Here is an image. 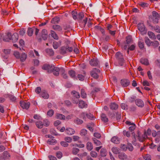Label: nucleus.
Returning <instances> with one entry per match:
<instances>
[{
  "label": "nucleus",
  "mask_w": 160,
  "mask_h": 160,
  "mask_svg": "<svg viewBox=\"0 0 160 160\" xmlns=\"http://www.w3.org/2000/svg\"><path fill=\"white\" fill-rule=\"evenodd\" d=\"M132 134L134 138V139L132 141V143L133 145H136L137 144L136 142L137 141H138L140 142H143L148 138L145 130H144L143 134H142L138 130L137 131L136 135H135L134 132H132Z\"/></svg>",
  "instance_id": "1"
},
{
  "label": "nucleus",
  "mask_w": 160,
  "mask_h": 160,
  "mask_svg": "<svg viewBox=\"0 0 160 160\" xmlns=\"http://www.w3.org/2000/svg\"><path fill=\"white\" fill-rule=\"evenodd\" d=\"M84 17V14L83 13L80 12L78 13L77 19L79 22L83 24L84 26L85 27L87 23L88 18L86 17L84 19L82 20V19Z\"/></svg>",
  "instance_id": "2"
},
{
  "label": "nucleus",
  "mask_w": 160,
  "mask_h": 160,
  "mask_svg": "<svg viewBox=\"0 0 160 160\" xmlns=\"http://www.w3.org/2000/svg\"><path fill=\"white\" fill-rule=\"evenodd\" d=\"M73 50V48L72 47L62 46L61 48L60 53L61 54L64 55L67 53L68 52H72Z\"/></svg>",
  "instance_id": "3"
},
{
  "label": "nucleus",
  "mask_w": 160,
  "mask_h": 160,
  "mask_svg": "<svg viewBox=\"0 0 160 160\" xmlns=\"http://www.w3.org/2000/svg\"><path fill=\"white\" fill-rule=\"evenodd\" d=\"M138 30L140 32L141 34L144 35L146 33L147 30L143 23H138Z\"/></svg>",
  "instance_id": "4"
},
{
  "label": "nucleus",
  "mask_w": 160,
  "mask_h": 160,
  "mask_svg": "<svg viewBox=\"0 0 160 160\" xmlns=\"http://www.w3.org/2000/svg\"><path fill=\"white\" fill-rule=\"evenodd\" d=\"M79 117L82 118L85 121H86L87 118L91 120L94 119V118L93 115L90 113H82L80 115Z\"/></svg>",
  "instance_id": "5"
},
{
  "label": "nucleus",
  "mask_w": 160,
  "mask_h": 160,
  "mask_svg": "<svg viewBox=\"0 0 160 160\" xmlns=\"http://www.w3.org/2000/svg\"><path fill=\"white\" fill-rule=\"evenodd\" d=\"M100 73V70L97 68H94L90 72L91 75L95 78H98V74Z\"/></svg>",
  "instance_id": "6"
},
{
  "label": "nucleus",
  "mask_w": 160,
  "mask_h": 160,
  "mask_svg": "<svg viewBox=\"0 0 160 160\" xmlns=\"http://www.w3.org/2000/svg\"><path fill=\"white\" fill-rule=\"evenodd\" d=\"M57 67H55L54 65H51V72H53V74L56 76H58L59 75V72L61 73V68Z\"/></svg>",
  "instance_id": "7"
},
{
  "label": "nucleus",
  "mask_w": 160,
  "mask_h": 160,
  "mask_svg": "<svg viewBox=\"0 0 160 160\" xmlns=\"http://www.w3.org/2000/svg\"><path fill=\"white\" fill-rule=\"evenodd\" d=\"M20 104L23 109H28L30 106V103L29 102L20 101Z\"/></svg>",
  "instance_id": "8"
},
{
  "label": "nucleus",
  "mask_w": 160,
  "mask_h": 160,
  "mask_svg": "<svg viewBox=\"0 0 160 160\" xmlns=\"http://www.w3.org/2000/svg\"><path fill=\"white\" fill-rule=\"evenodd\" d=\"M153 22L155 23H158V19L159 18L158 14L156 11H153L152 12Z\"/></svg>",
  "instance_id": "9"
},
{
  "label": "nucleus",
  "mask_w": 160,
  "mask_h": 160,
  "mask_svg": "<svg viewBox=\"0 0 160 160\" xmlns=\"http://www.w3.org/2000/svg\"><path fill=\"white\" fill-rule=\"evenodd\" d=\"M90 65L92 66H98L99 64V62L96 58L91 59L90 61Z\"/></svg>",
  "instance_id": "10"
},
{
  "label": "nucleus",
  "mask_w": 160,
  "mask_h": 160,
  "mask_svg": "<svg viewBox=\"0 0 160 160\" xmlns=\"http://www.w3.org/2000/svg\"><path fill=\"white\" fill-rule=\"evenodd\" d=\"M130 82L128 79H124L121 81V83L123 87H126L130 84Z\"/></svg>",
  "instance_id": "11"
},
{
  "label": "nucleus",
  "mask_w": 160,
  "mask_h": 160,
  "mask_svg": "<svg viewBox=\"0 0 160 160\" xmlns=\"http://www.w3.org/2000/svg\"><path fill=\"white\" fill-rule=\"evenodd\" d=\"M136 105L139 107H143L144 106V103L143 101L140 99H136L135 100Z\"/></svg>",
  "instance_id": "12"
},
{
  "label": "nucleus",
  "mask_w": 160,
  "mask_h": 160,
  "mask_svg": "<svg viewBox=\"0 0 160 160\" xmlns=\"http://www.w3.org/2000/svg\"><path fill=\"white\" fill-rule=\"evenodd\" d=\"M11 33L10 32H8L6 34L3 36V40L5 42H9V40H11Z\"/></svg>",
  "instance_id": "13"
},
{
  "label": "nucleus",
  "mask_w": 160,
  "mask_h": 160,
  "mask_svg": "<svg viewBox=\"0 0 160 160\" xmlns=\"http://www.w3.org/2000/svg\"><path fill=\"white\" fill-rule=\"evenodd\" d=\"M18 35L17 33H13L12 35L11 36V40L13 42H15L17 41L18 39Z\"/></svg>",
  "instance_id": "14"
},
{
  "label": "nucleus",
  "mask_w": 160,
  "mask_h": 160,
  "mask_svg": "<svg viewBox=\"0 0 160 160\" xmlns=\"http://www.w3.org/2000/svg\"><path fill=\"white\" fill-rule=\"evenodd\" d=\"M40 96L41 97L45 99L48 98L49 97V94L48 93L46 90H45L42 91Z\"/></svg>",
  "instance_id": "15"
},
{
  "label": "nucleus",
  "mask_w": 160,
  "mask_h": 160,
  "mask_svg": "<svg viewBox=\"0 0 160 160\" xmlns=\"http://www.w3.org/2000/svg\"><path fill=\"white\" fill-rule=\"evenodd\" d=\"M42 37L43 39L46 40L48 38V35L47 30L45 29H43L42 31Z\"/></svg>",
  "instance_id": "16"
},
{
  "label": "nucleus",
  "mask_w": 160,
  "mask_h": 160,
  "mask_svg": "<svg viewBox=\"0 0 160 160\" xmlns=\"http://www.w3.org/2000/svg\"><path fill=\"white\" fill-rule=\"evenodd\" d=\"M42 68L43 70H47L48 72H51V66L49 65L45 64L42 66Z\"/></svg>",
  "instance_id": "17"
},
{
  "label": "nucleus",
  "mask_w": 160,
  "mask_h": 160,
  "mask_svg": "<svg viewBox=\"0 0 160 160\" xmlns=\"http://www.w3.org/2000/svg\"><path fill=\"white\" fill-rule=\"evenodd\" d=\"M65 132L68 135H72L74 133L75 131L72 128H68L66 129Z\"/></svg>",
  "instance_id": "18"
},
{
  "label": "nucleus",
  "mask_w": 160,
  "mask_h": 160,
  "mask_svg": "<svg viewBox=\"0 0 160 160\" xmlns=\"http://www.w3.org/2000/svg\"><path fill=\"white\" fill-rule=\"evenodd\" d=\"M118 158L121 160H125L127 159V155L124 153L121 152L119 153Z\"/></svg>",
  "instance_id": "19"
},
{
  "label": "nucleus",
  "mask_w": 160,
  "mask_h": 160,
  "mask_svg": "<svg viewBox=\"0 0 160 160\" xmlns=\"http://www.w3.org/2000/svg\"><path fill=\"white\" fill-rule=\"evenodd\" d=\"M78 106L80 108H84L87 107V104H86L83 101L80 100L79 101Z\"/></svg>",
  "instance_id": "20"
},
{
  "label": "nucleus",
  "mask_w": 160,
  "mask_h": 160,
  "mask_svg": "<svg viewBox=\"0 0 160 160\" xmlns=\"http://www.w3.org/2000/svg\"><path fill=\"white\" fill-rule=\"evenodd\" d=\"M109 106L110 109L113 110H117L118 107V105L115 102L111 103Z\"/></svg>",
  "instance_id": "21"
},
{
  "label": "nucleus",
  "mask_w": 160,
  "mask_h": 160,
  "mask_svg": "<svg viewBox=\"0 0 160 160\" xmlns=\"http://www.w3.org/2000/svg\"><path fill=\"white\" fill-rule=\"evenodd\" d=\"M111 141L114 143L118 144L120 143V140L118 137L114 136L112 138Z\"/></svg>",
  "instance_id": "22"
},
{
  "label": "nucleus",
  "mask_w": 160,
  "mask_h": 160,
  "mask_svg": "<svg viewBox=\"0 0 160 160\" xmlns=\"http://www.w3.org/2000/svg\"><path fill=\"white\" fill-rule=\"evenodd\" d=\"M3 158L5 160L9 159L10 157V155L9 153L7 151H4L3 153Z\"/></svg>",
  "instance_id": "23"
},
{
  "label": "nucleus",
  "mask_w": 160,
  "mask_h": 160,
  "mask_svg": "<svg viewBox=\"0 0 160 160\" xmlns=\"http://www.w3.org/2000/svg\"><path fill=\"white\" fill-rule=\"evenodd\" d=\"M68 74L70 77L72 78H76V72L72 70H70L68 71Z\"/></svg>",
  "instance_id": "24"
},
{
  "label": "nucleus",
  "mask_w": 160,
  "mask_h": 160,
  "mask_svg": "<svg viewBox=\"0 0 160 160\" xmlns=\"http://www.w3.org/2000/svg\"><path fill=\"white\" fill-rule=\"evenodd\" d=\"M60 21V18L58 17H56L52 18L51 20V23L53 24L58 23Z\"/></svg>",
  "instance_id": "25"
},
{
  "label": "nucleus",
  "mask_w": 160,
  "mask_h": 160,
  "mask_svg": "<svg viewBox=\"0 0 160 160\" xmlns=\"http://www.w3.org/2000/svg\"><path fill=\"white\" fill-rule=\"evenodd\" d=\"M148 34L150 38L153 40H155L156 37L155 34L153 32L151 31H148Z\"/></svg>",
  "instance_id": "26"
},
{
  "label": "nucleus",
  "mask_w": 160,
  "mask_h": 160,
  "mask_svg": "<svg viewBox=\"0 0 160 160\" xmlns=\"http://www.w3.org/2000/svg\"><path fill=\"white\" fill-rule=\"evenodd\" d=\"M52 28L55 31H61L62 30V28L60 25L55 24L52 26Z\"/></svg>",
  "instance_id": "27"
},
{
  "label": "nucleus",
  "mask_w": 160,
  "mask_h": 160,
  "mask_svg": "<svg viewBox=\"0 0 160 160\" xmlns=\"http://www.w3.org/2000/svg\"><path fill=\"white\" fill-rule=\"evenodd\" d=\"M101 117L102 120L104 122H108V118L105 114L104 113L102 114Z\"/></svg>",
  "instance_id": "28"
},
{
  "label": "nucleus",
  "mask_w": 160,
  "mask_h": 160,
  "mask_svg": "<svg viewBox=\"0 0 160 160\" xmlns=\"http://www.w3.org/2000/svg\"><path fill=\"white\" fill-rule=\"evenodd\" d=\"M46 52L50 56H53L54 54V52L52 49L48 48L46 50Z\"/></svg>",
  "instance_id": "29"
},
{
  "label": "nucleus",
  "mask_w": 160,
  "mask_h": 160,
  "mask_svg": "<svg viewBox=\"0 0 160 160\" xmlns=\"http://www.w3.org/2000/svg\"><path fill=\"white\" fill-rule=\"evenodd\" d=\"M151 42V46L153 47L154 48L158 47L159 45V43L157 41H152Z\"/></svg>",
  "instance_id": "30"
},
{
  "label": "nucleus",
  "mask_w": 160,
  "mask_h": 160,
  "mask_svg": "<svg viewBox=\"0 0 160 160\" xmlns=\"http://www.w3.org/2000/svg\"><path fill=\"white\" fill-rule=\"evenodd\" d=\"M140 62L144 65H148L149 64L148 60L146 58H141L140 60Z\"/></svg>",
  "instance_id": "31"
},
{
  "label": "nucleus",
  "mask_w": 160,
  "mask_h": 160,
  "mask_svg": "<svg viewBox=\"0 0 160 160\" xmlns=\"http://www.w3.org/2000/svg\"><path fill=\"white\" fill-rule=\"evenodd\" d=\"M27 57V54L25 53H22L21 56H20V59L21 61L23 62L26 59Z\"/></svg>",
  "instance_id": "32"
},
{
  "label": "nucleus",
  "mask_w": 160,
  "mask_h": 160,
  "mask_svg": "<svg viewBox=\"0 0 160 160\" xmlns=\"http://www.w3.org/2000/svg\"><path fill=\"white\" fill-rule=\"evenodd\" d=\"M37 127L39 128H42L43 126V123L40 121H38L36 123Z\"/></svg>",
  "instance_id": "33"
},
{
  "label": "nucleus",
  "mask_w": 160,
  "mask_h": 160,
  "mask_svg": "<svg viewBox=\"0 0 160 160\" xmlns=\"http://www.w3.org/2000/svg\"><path fill=\"white\" fill-rule=\"evenodd\" d=\"M147 37H145V42L146 44L148 47L151 46V44L152 42Z\"/></svg>",
  "instance_id": "34"
},
{
  "label": "nucleus",
  "mask_w": 160,
  "mask_h": 160,
  "mask_svg": "<svg viewBox=\"0 0 160 160\" xmlns=\"http://www.w3.org/2000/svg\"><path fill=\"white\" fill-rule=\"evenodd\" d=\"M61 75L62 77L64 79H67L68 76L67 74L65 73V70L63 68H61Z\"/></svg>",
  "instance_id": "35"
},
{
  "label": "nucleus",
  "mask_w": 160,
  "mask_h": 160,
  "mask_svg": "<svg viewBox=\"0 0 160 160\" xmlns=\"http://www.w3.org/2000/svg\"><path fill=\"white\" fill-rule=\"evenodd\" d=\"M73 122L74 123L78 125L81 124L83 122V121L82 120L79 119L78 118H77L76 119H74Z\"/></svg>",
  "instance_id": "36"
},
{
  "label": "nucleus",
  "mask_w": 160,
  "mask_h": 160,
  "mask_svg": "<svg viewBox=\"0 0 160 160\" xmlns=\"http://www.w3.org/2000/svg\"><path fill=\"white\" fill-rule=\"evenodd\" d=\"M47 143L51 145H54L56 143V140L54 139L50 138L47 141Z\"/></svg>",
  "instance_id": "37"
},
{
  "label": "nucleus",
  "mask_w": 160,
  "mask_h": 160,
  "mask_svg": "<svg viewBox=\"0 0 160 160\" xmlns=\"http://www.w3.org/2000/svg\"><path fill=\"white\" fill-rule=\"evenodd\" d=\"M116 57L118 60L123 58V55L119 52H117L116 54Z\"/></svg>",
  "instance_id": "38"
},
{
  "label": "nucleus",
  "mask_w": 160,
  "mask_h": 160,
  "mask_svg": "<svg viewBox=\"0 0 160 160\" xmlns=\"http://www.w3.org/2000/svg\"><path fill=\"white\" fill-rule=\"evenodd\" d=\"M86 147L87 149L89 151L91 150L93 148L92 144L89 142L87 143Z\"/></svg>",
  "instance_id": "39"
},
{
  "label": "nucleus",
  "mask_w": 160,
  "mask_h": 160,
  "mask_svg": "<svg viewBox=\"0 0 160 160\" xmlns=\"http://www.w3.org/2000/svg\"><path fill=\"white\" fill-rule=\"evenodd\" d=\"M119 148L117 147H114L112 148V151L113 153L117 154L119 153Z\"/></svg>",
  "instance_id": "40"
},
{
  "label": "nucleus",
  "mask_w": 160,
  "mask_h": 160,
  "mask_svg": "<svg viewBox=\"0 0 160 160\" xmlns=\"http://www.w3.org/2000/svg\"><path fill=\"white\" fill-rule=\"evenodd\" d=\"M72 17L74 20H76L77 18L78 13L77 11L73 10L72 12Z\"/></svg>",
  "instance_id": "41"
},
{
  "label": "nucleus",
  "mask_w": 160,
  "mask_h": 160,
  "mask_svg": "<svg viewBox=\"0 0 160 160\" xmlns=\"http://www.w3.org/2000/svg\"><path fill=\"white\" fill-rule=\"evenodd\" d=\"M56 117L57 118L61 120H64L65 118L64 115L59 113L57 114Z\"/></svg>",
  "instance_id": "42"
},
{
  "label": "nucleus",
  "mask_w": 160,
  "mask_h": 160,
  "mask_svg": "<svg viewBox=\"0 0 160 160\" xmlns=\"http://www.w3.org/2000/svg\"><path fill=\"white\" fill-rule=\"evenodd\" d=\"M72 93L74 95V98H78L80 97V95L78 92H76L75 91H73L72 92Z\"/></svg>",
  "instance_id": "43"
},
{
  "label": "nucleus",
  "mask_w": 160,
  "mask_h": 160,
  "mask_svg": "<svg viewBox=\"0 0 160 160\" xmlns=\"http://www.w3.org/2000/svg\"><path fill=\"white\" fill-rule=\"evenodd\" d=\"M81 95L82 98H86L87 97V94L84 89H82L81 91Z\"/></svg>",
  "instance_id": "44"
},
{
  "label": "nucleus",
  "mask_w": 160,
  "mask_h": 160,
  "mask_svg": "<svg viewBox=\"0 0 160 160\" xmlns=\"http://www.w3.org/2000/svg\"><path fill=\"white\" fill-rule=\"evenodd\" d=\"M51 34L52 36L54 39L56 40L58 39V37L57 34H56L55 32L52 31L51 30Z\"/></svg>",
  "instance_id": "45"
},
{
  "label": "nucleus",
  "mask_w": 160,
  "mask_h": 160,
  "mask_svg": "<svg viewBox=\"0 0 160 160\" xmlns=\"http://www.w3.org/2000/svg\"><path fill=\"white\" fill-rule=\"evenodd\" d=\"M92 140L94 143L96 144L97 146H99L102 144L101 142L96 138H92Z\"/></svg>",
  "instance_id": "46"
},
{
  "label": "nucleus",
  "mask_w": 160,
  "mask_h": 160,
  "mask_svg": "<svg viewBox=\"0 0 160 160\" xmlns=\"http://www.w3.org/2000/svg\"><path fill=\"white\" fill-rule=\"evenodd\" d=\"M8 97L12 102H15L16 101V97L11 94L8 95Z\"/></svg>",
  "instance_id": "47"
},
{
  "label": "nucleus",
  "mask_w": 160,
  "mask_h": 160,
  "mask_svg": "<svg viewBox=\"0 0 160 160\" xmlns=\"http://www.w3.org/2000/svg\"><path fill=\"white\" fill-rule=\"evenodd\" d=\"M123 133L124 136L128 137H130L131 136V133L129 131L124 130L123 131Z\"/></svg>",
  "instance_id": "48"
},
{
  "label": "nucleus",
  "mask_w": 160,
  "mask_h": 160,
  "mask_svg": "<svg viewBox=\"0 0 160 160\" xmlns=\"http://www.w3.org/2000/svg\"><path fill=\"white\" fill-rule=\"evenodd\" d=\"M33 30L32 28H28L27 31L28 35L29 36H32L33 33Z\"/></svg>",
  "instance_id": "49"
},
{
  "label": "nucleus",
  "mask_w": 160,
  "mask_h": 160,
  "mask_svg": "<svg viewBox=\"0 0 160 160\" xmlns=\"http://www.w3.org/2000/svg\"><path fill=\"white\" fill-rule=\"evenodd\" d=\"M79 150L75 148H73L72 149V152L73 154L76 155L79 152Z\"/></svg>",
  "instance_id": "50"
},
{
  "label": "nucleus",
  "mask_w": 160,
  "mask_h": 160,
  "mask_svg": "<svg viewBox=\"0 0 160 160\" xmlns=\"http://www.w3.org/2000/svg\"><path fill=\"white\" fill-rule=\"evenodd\" d=\"M100 155L102 157H105L106 155V151L105 149H102L100 150Z\"/></svg>",
  "instance_id": "51"
},
{
  "label": "nucleus",
  "mask_w": 160,
  "mask_h": 160,
  "mask_svg": "<svg viewBox=\"0 0 160 160\" xmlns=\"http://www.w3.org/2000/svg\"><path fill=\"white\" fill-rule=\"evenodd\" d=\"M126 41L127 44H129L132 41L131 36H129L127 37L126 38Z\"/></svg>",
  "instance_id": "52"
},
{
  "label": "nucleus",
  "mask_w": 160,
  "mask_h": 160,
  "mask_svg": "<svg viewBox=\"0 0 160 160\" xmlns=\"http://www.w3.org/2000/svg\"><path fill=\"white\" fill-rule=\"evenodd\" d=\"M136 127L135 124L134 123H132V125L129 127V129L131 132H132L135 129Z\"/></svg>",
  "instance_id": "53"
},
{
  "label": "nucleus",
  "mask_w": 160,
  "mask_h": 160,
  "mask_svg": "<svg viewBox=\"0 0 160 160\" xmlns=\"http://www.w3.org/2000/svg\"><path fill=\"white\" fill-rule=\"evenodd\" d=\"M87 133V130L85 129H83L81 130L80 134L82 136H85L86 135Z\"/></svg>",
  "instance_id": "54"
},
{
  "label": "nucleus",
  "mask_w": 160,
  "mask_h": 160,
  "mask_svg": "<svg viewBox=\"0 0 160 160\" xmlns=\"http://www.w3.org/2000/svg\"><path fill=\"white\" fill-rule=\"evenodd\" d=\"M118 61L119 64L121 66H122L125 62L124 58L118 60Z\"/></svg>",
  "instance_id": "55"
},
{
  "label": "nucleus",
  "mask_w": 160,
  "mask_h": 160,
  "mask_svg": "<svg viewBox=\"0 0 160 160\" xmlns=\"http://www.w3.org/2000/svg\"><path fill=\"white\" fill-rule=\"evenodd\" d=\"M56 156L58 158L60 159L62 156V153L60 151L56 153Z\"/></svg>",
  "instance_id": "56"
},
{
  "label": "nucleus",
  "mask_w": 160,
  "mask_h": 160,
  "mask_svg": "<svg viewBox=\"0 0 160 160\" xmlns=\"http://www.w3.org/2000/svg\"><path fill=\"white\" fill-rule=\"evenodd\" d=\"M58 42L55 41L53 42V47L54 49H57L58 47Z\"/></svg>",
  "instance_id": "57"
},
{
  "label": "nucleus",
  "mask_w": 160,
  "mask_h": 160,
  "mask_svg": "<svg viewBox=\"0 0 160 160\" xmlns=\"http://www.w3.org/2000/svg\"><path fill=\"white\" fill-rule=\"evenodd\" d=\"M91 155L92 157L93 158H96L97 156V153L94 151H92L90 152Z\"/></svg>",
  "instance_id": "58"
},
{
  "label": "nucleus",
  "mask_w": 160,
  "mask_h": 160,
  "mask_svg": "<svg viewBox=\"0 0 160 160\" xmlns=\"http://www.w3.org/2000/svg\"><path fill=\"white\" fill-rule=\"evenodd\" d=\"M153 28L154 30L158 33H160V27L158 26L154 27Z\"/></svg>",
  "instance_id": "59"
},
{
  "label": "nucleus",
  "mask_w": 160,
  "mask_h": 160,
  "mask_svg": "<svg viewBox=\"0 0 160 160\" xmlns=\"http://www.w3.org/2000/svg\"><path fill=\"white\" fill-rule=\"evenodd\" d=\"M121 107L122 109L125 110L128 109L127 105L124 103H121Z\"/></svg>",
  "instance_id": "60"
},
{
  "label": "nucleus",
  "mask_w": 160,
  "mask_h": 160,
  "mask_svg": "<svg viewBox=\"0 0 160 160\" xmlns=\"http://www.w3.org/2000/svg\"><path fill=\"white\" fill-rule=\"evenodd\" d=\"M15 57L17 59H19L20 58V55L19 53L18 52H15L13 54Z\"/></svg>",
  "instance_id": "61"
},
{
  "label": "nucleus",
  "mask_w": 160,
  "mask_h": 160,
  "mask_svg": "<svg viewBox=\"0 0 160 160\" xmlns=\"http://www.w3.org/2000/svg\"><path fill=\"white\" fill-rule=\"evenodd\" d=\"M53 111H48L47 112V115L49 117H52L54 114Z\"/></svg>",
  "instance_id": "62"
},
{
  "label": "nucleus",
  "mask_w": 160,
  "mask_h": 160,
  "mask_svg": "<svg viewBox=\"0 0 160 160\" xmlns=\"http://www.w3.org/2000/svg\"><path fill=\"white\" fill-rule=\"evenodd\" d=\"M61 145L64 147H67L68 145V144L67 143V142L65 141H62L60 142Z\"/></svg>",
  "instance_id": "63"
},
{
  "label": "nucleus",
  "mask_w": 160,
  "mask_h": 160,
  "mask_svg": "<svg viewBox=\"0 0 160 160\" xmlns=\"http://www.w3.org/2000/svg\"><path fill=\"white\" fill-rule=\"evenodd\" d=\"M144 42H142L140 41L138 42V46L140 49H142L144 47Z\"/></svg>",
  "instance_id": "64"
}]
</instances>
